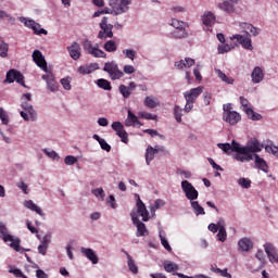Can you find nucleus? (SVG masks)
I'll return each mask as SVG.
<instances>
[{
  "label": "nucleus",
  "instance_id": "nucleus-58",
  "mask_svg": "<svg viewBox=\"0 0 278 278\" xmlns=\"http://www.w3.org/2000/svg\"><path fill=\"white\" fill-rule=\"evenodd\" d=\"M123 73H125V75H134L136 67H134V65H124Z\"/></svg>",
  "mask_w": 278,
  "mask_h": 278
},
{
  "label": "nucleus",
  "instance_id": "nucleus-46",
  "mask_svg": "<svg viewBox=\"0 0 278 278\" xmlns=\"http://www.w3.org/2000/svg\"><path fill=\"white\" fill-rule=\"evenodd\" d=\"M217 77H219L222 81H225V84H233V78L226 76V74L223 73L220 70L217 71Z\"/></svg>",
  "mask_w": 278,
  "mask_h": 278
},
{
  "label": "nucleus",
  "instance_id": "nucleus-33",
  "mask_svg": "<svg viewBox=\"0 0 278 278\" xmlns=\"http://www.w3.org/2000/svg\"><path fill=\"white\" fill-rule=\"evenodd\" d=\"M236 144H240L236 141H232V144L230 143H218L217 147L218 149H222V151H224V153H229V151H233L236 153Z\"/></svg>",
  "mask_w": 278,
  "mask_h": 278
},
{
  "label": "nucleus",
  "instance_id": "nucleus-59",
  "mask_svg": "<svg viewBox=\"0 0 278 278\" xmlns=\"http://www.w3.org/2000/svg\"><path fill=\"white\" fill-rule=\"evenodd\" d=\"M0 18H9V22L12 23V25H14V23L16 22V18L5 13V11H1V10H0Z\"/></svg>",
  "mask_w": 278,
  "mask_h": 278
},
{
  "label": "nucleus",
  "instance_id": "nucleus-16",
  "mask_svg": "<svg viewBox=\"0 0 278 278\" xmlns=\"http://www.w3.org/2000/svg\"><path fill=\"white\" fill-rule=\"evenodd\" d=\"M265 253L271 264H278V253L277 248L273 243L264 244Z\"/></svg>",
  "mask_w": 278,
  "mask_h": 278
},
{
  "label": "nucleus",
  "instance_id": "nucleus-19",
  "mask_svg": "<svg viewBox=\"0 0 278 278\" xmlns=\"http://www.w3.org/2000/svg\"><path fill=\"white\" fill-rule=\"evenodd\" d=\"M33 60L35 64L39 66V68L45 71V73L49 71V68L47 67V60H45V56L42 55V52H40V50H35L33 52Z\"/></svg>",
  "mask_w": 278,
  "mask_h": 278
},
{
  "label": "nucleus",
  "instance_id": "nucleus-20",
  "mask_svg": "<svg viewBox=\"0 0 278 278\" xmlns=\"http://www.w3.org/2000/svg\"><path fill=\"white\" fill-rule=\"evenodd\" d=\"M67 51L72 60H79L81 58V46L74 41L70 47H67Z\"/></svg>",
  "mask_w": 278,
  "mask_h": 278
},
{
  "label": "nucleus",
  "instance_id": "nucleus-18",
  "mask_svg": "<svg viewBox=\"0 0 278 278\" xmlns=\"http://www.w3.org/2000/svg\"><path fill=\"white\" fill-rule=\"evenodd\" d=\"M223 119L225 121V123H229V125H238V123L242 121V116L240 115V113L231 111L224 113Z\"/></svg>",
  "mask_w": 278,
  "mask_h": 278
},
{
  "label": "nucleus",
  "instance_id": "nucleus-57",
  "mask_svg": "<svg viewBox=\"0 0 278 278\" xmlns=\"http://www.w3.org/2000/svg\"><path fill=\"white\" fill-rule=\"evenodd\" d=\"M218 53H229V51H231V49H233V47L225 43V45H220L218 46Z\"/></svg>",
  "mask_w": 278,
  "mask_h": 278
},
{
  "label": "nucleus",
  "instance_id": "nucleus-5",
  "mask_svg": "<svg viewBox=\"0 0 278 278\" xmlns=\"http://www.w3.org/2000/svg\"><path fill=\"white\" fill-rule=\"evenodd\" d=\"M100 31L98 34V38L100 40H106V38H114V25L108 23V16H104L100 22Z\"/></svg>",
  "mask_w": 278,
  "mask_h": 278
},
{
  "label": "nucleus",
  "instance_id": "nucleus-13",
  "mask_svg": "<svg viewBox=\"0 0 278 278\" xmlns=\"http://www.w3.org/2000/svg\"><path fill=\"white\" fill-rule=\"evenodd\" d=\"M22 108L24 111H22L20 114L24 121H36V111L31 104L28 102H23Z\"/></svg>",
  "mask_w": 278,
  "mask_h": 278
},
{
  "label": "nucleus",
  "instance_id": "nucleus-47",
  "mask_svg": "<svg viewBox=\"0 0 278 278\" xmlns=\"http://www.w3.org/2000/svg\"><path fill=\"white\" fill-rule=\"evenodd\" d=\"M160 240H161L162 247H164V249L168 251V253H173V248H170V244L168 243V240H166V237L160 233Z\"/></svg>",
  "mask_w": 278,
  "mask_h": 278
},
{
  "label": "nucleus",
  "instance_id": "nucleus-48",
  "mask_svg": "<svg viewBox=\"0 0 278 278\" xmlns=\"http://www.w3.org/2000/svg\"><path fill=\"white\" fill-rule=\"evenodd\" d=\"M182 112L184 110L179 108V105L174 106V115H175L176 123H181Z\"/></svg>",
  "mask_w": 278,
  "mask_h": 278
},
{
  "label": "nucleus",
  "instance_id": "nucleus-62",
  "mask_svg": "<svg viewBox=\"0 0 278 278\" xmlns=\"http://www.w3.org/2000/svg\"><path fill=\"white\" fill-rule=\"evenodd\" d=\"M111 127H112V129H113L114 131H116V134H117V131H121V130L125 129V127L123 126V124H122L121 122H114V123L111 125Z\"/></svg>",
  "mask_w": 278,
  "mask_h": 278
},
{
  "label": "nucleus",
  "instance_id": "nucleus-21",
  "mask_svg": "<svg viewBox=\"0 0 278 278\" xmlns=\"http://www.w3.org/2000/svg\"><path fill=\"white\" fill-rule=\"evenodd\" d=\"M80 253L91 262V264H99V256L94 253V250L90 248H81Z\"/></svg>",
  "mask_w": 278,
  "mask_h": 278
},
{
  "label": "nucleus",
  "instance_id": "nucleus-45",
  "mask_svg": "<svg viewBox=\"0 0 278 278\" xmlns=\"http://www.w3.org/2000/svg\"><path fill=\"white\" fill-rule=\"evenodd\" d=\"M217 240H219V242H225V240H227V230L225 229V226H219Z\"/></svg>",
  "mask_w": 278,
  "mask_h": 278
},
{
  "label": "nucleus",
  "instance_id": "nucleus-50",
  "mask_svg": "<svg viewBox=\"0 0 278 278\" xmlns=\"http://www.w3.org/2000/svg\"><path fill=\"white\" fill-rule=\"evenodd\" d=\"M118 138H121L122 142H124L125 144H127V142H129V138L127 135V131L125 130V128H122V130H118L117 132Z\"/></svg>",
  "mask_w": 278,
  "mask_h": 278
},
{
  "label": "nucleus",
  "instance_id": "nucleus-2",
  "mask_svg": "<svg viewBox=\"0 0 278 278\" xmlns=\"http://www.w3.org/2000/svg\"><path fill=\"white\" fill-rule=\"evenodd\" d=\"M132 0H109V5L113 10V14L118 16L129 12V5Z\"/></svg>",
  "mask_w": 278,
  "mask_h": 278
},
{
  "label": "nucleus",
  "instance_id": "nucleus-64",
  "mask_svg": "<svg viewBox=\"0 0 278 278\" xmlns=\"http://www.w3.org/2000/svg\"><path fill=\"white\" fill-rule=\"evenodd\" d=\"M10 273L20 278H27V276H25L21 269H13L10 270Z\"/></svg>",
  "mask_w": 278,
  "mask_h": 278
},
{
  "label": "nucleus",
  "instance_id": "nucleus-8",
  "mask_svg": "<svg viewBox=\"0 0 278 278\" xmlns=\"http://www.w3.org/2000/svg\"><path fill=\"white\" fill-rule=\"evenodd\" d=\"M130 217L132 220V224L137 227V237L140 238L142 236H149V230L147 229V225L144 223L140 222V218H138V214L136 211H131Z\"/></svg>",
  "mask_w": 278,
  "mask_h": 278
},
{
  "label": "nucleus",
  "instance_id": "nucleus-60",
  "mask_svg": "<svg viewBox=\"0 0 278 278\" xmlns=\"http://www.w3.org/2000/svg\"><path fill=\"white\" fill-rule=\"evenodd\" d=\"M100 147L103 151H106V153H110L112 151V147L109 144L108 141H105V139L100 141Z\"/></svg>",
  "mask_w": 278,
  "mask_h": 278
},
{
  "label": "nucleus",
  "instance_id": "nucleus-55",
  "mask_svg": "<svg viewBox=\"0 0 278 278\" xmlns=\"http://www.w3.org/2000/svg\"><path fill=\"white\" fill-rule=\"evenodd\" d=\"M235 157L237 162H251V160H253V159H249V156H247L241 152H237Z\"/></svg>",
  "mask_w": 278,
  "mask_h": 278
},
{
  "label": "nucleus",
  "instance_id": "nucleus-12",
  "mask_svg": "<svg viewBox=\"0 0 278 278\" xmlns=\"http://www.w3.org/2000/svg\"><path fill=\"white\" fill-rule=\"evenodd\" d=\"M240 103L242 108H245V114L251 121H262V115L260 113H255L253 109L249 108V100L244 97H240Z\"/></svg>",
  "mask_w": 278,
  "mask_h": 278
},
{
  "label": "nucleus",
  "instance_id": "nucleus-34",
  "mask_svg": "<svg viewBox=\"0 0 278 278\" xmlns=\"http://www.w3.org/2000/svg\"><path fill=\"white\" fill-rule=\"evenodd\" d=\"M211 271L215 275H220V277L231 278V274L227 271V268L220 269L216 265H211Z\"/></svg>",
  "mask_w": 278,
  "mask_h": 278
},
{
  "label": "nucleus",
  "instance_id": "nucleus-29",
  "mask_svg": "<svg viewBox=\"0 0 278 278\" xmlns=\"http://www.w3.org/2000/svg\"><path fill=\"white\" fill-rule=\"evenodd\" d=\"M254 162L256 168H260V170H263V173H268V164L264 159L260 157L257 154H254Z\"/></svg>",
  "mask_w": 278,
  "mask_h": 278
},
{
  "label": "nucleus",
  "instance_id": "nucleus-51",
  "mask_svg": "<svg viewBox=\"0 0 278 278\" xmlns=\"http://www.w3.org/2000/svg\"><path fill=\"white\" fill-rule=\"evenodd\" d=\"M123 53H124L125 58H127L128 60H131V62H134V60H136V51L135 50L125 49V50H123Z\"/></svg>",
  "mask_w": 278,
  "mask_h": 278
},
{
  "label": "nucleus",
  "instance_id": "nucleus-41",
  "mask_svg": "<svg viewBox=\"0 0 278 278\" xmlns=\"http://www.w3.org/2000/svg\"><path fill=\"white\" fill-rule=\"evenodd\" d=\"M116 49H117V46H116V41L114 40H109L104 43V51H108V53H114Z\"/></svg>",
  "mask_w": 278,
  "mask_h": 278
},
{
  "label": "nucleus",
  "instance_id": "nucleus-37",
  "mask_svg": "<svg viewBox=\"0 0 278 278\" xmlns=\"http://www.w3.org/2000/svg\"><path fill=\"white\" fill-rule=\"evenodd\" d=\"M0 238H2L4 242L12 240V235L8 233V228L3 224H0Z\"/></svg>",
  "mask_w": 278,
  "mask_h": 278
},
{
  "label": "nucleus",
  "instance_id": "nucleus-10",
  "mask_svg": "<svg viewBox=\"0 0 278 278\" xmlns=\"http://www.w3.org/2000/svg\"><path fill=\"white\" fill-rule=\"evenodd\" d=\"M7 81L9 84H14V81H16V84H20L21 86H23V88H25V76H23V74L17 71V70H10L7 73Z\"/></svg>",
  "mask_w": 278,
  "mask_h": 278
},
{
  "label": "nucleus",
  "instance_id": "nucleus-1",
  "mask_svg": "<svg viewBox=\"0 0 278 278\" xmlns=\"http://www.w3.org/2000/svg\"><path fill=\"white\" fill-rule=\"evenodd\" d=\"M235 151L236 153H242L243 155H247L248 159H253L255 157V154L253 153H260V151H262V144H260L257 139H253L248 143L247 147L235 144Z\"/></svg>",
  "mask_w": 278,
  "mask_h": 278
},
{
  "label": "nucleus",
  "instance_id": "nucleus-4",
  "mask_svg": "<svg viewBox=\"0 0 278 278\" xmlns=\"http://www.w3.org/2000/svg\"><path fill=\"white\" fill-rule=\"evenodd\" d=\"M103 71L109 74V77L116 81V79H122V77H125V73L118 68V64L114 62H109L104 64Z\"/></svg>",
  "mask_w": 278,
  "mask_h": 278
},
{
  "label": "nucleus",
  "instance_id": "nucleus-40",
  "mask_svg": "<svg viewBox=\"0 0 278 278\" xmlns=\"http://www.w3.org/2000/svg\"><path fill=\"white\" fill-rule=\"evenodd\" d=\"M127 260L129 270L134 273V275H138V265H136V262L134 261L131 255L127 254Z\"/></svg>",
  "mask_w": 278,
  "mask_h": 278
},
{
  "label": "nucleus",
  "instance_id": "nucleus-43",
  "mask_svg": "<svg viewBox=\"0 0 278 278\" xmlns=\"http://www.w3.org/2000/svg\"><path fill=\"white\" fill-rule=\"evenodd\" d=\"M144 106L149 108L150 110H153L154 108H157V102H155L153 97H146Z\"/></svg>",
  "mask_w": 278,
  "mask_h": 278
},
{
  "label": "nucleus",
  "instance_id": "nucleus-32",
  "mask_svg": "<svg viewBox=\"0 0 278 278\" xmlns=\"http://www.w3.org/2000/svg\"><path fill=\"white\" fill-rule=\"evenodd\" d=\"M164 266V270L166 273H177V270H179V265H177L176 263H173L170 261H165L163 263Z\"/></svg>",
  "mask_w": 278,
  "mask_h": 278
},
{
  "label": "nucleus",
  "instance_id": "nucleus-54",
  "mask_svg": "<svg viewBox=\"0 0 278 278\" xmlns=\"http://www.w3.org/2000/svg\"><path fill=\"white\" fill-rule=\"evenodd\" d=\"M0 121H2V125H8V123H10L8 113L3 110V108H0Z\"/></svg>",
  "mask_w": 278,
  "mask_h": 278
},
{
  "label": "nucleus",
  "instance_id": "nucleus-56",
  "mask_svg": "<svg viewBox=\"0 0 278 278\" xmlns=\"http://www.w3.org/2000/svg\"><path fill=\"white\" fill-rule=\"evenodd\" d=\"M61 86H63L64 90H71V77H65L61 79Z\"/></svg>",
  "mask_w": 278,
  "mask_h": 278
},
{
  "label": "nucleus",
  "instance_id": "nucleus-25",
  "mask_svg": "<svg viewBox=\"0 0 278 278\" xmlns=\"http://www.w3.org/2000/svg\"><path fill=\"white\" fill-rule=\"evenodd\" d=\"M252 81L253 84H261V81H264V71H262V67L256 66L254 67L252 74Z\"/></svg>",
  "mask_w": 278,
  "mask_h": 278
},
{
  "label": "nucleus",
  "instance_id": "nucleus-23",
  "mask_svg": "<svg viewBox=\"0 0 278 278\" xmlns=\"http://www.w3.org/2000/svg\"><path fill=\"white\" fill-rule=\"evenodd\" d=\"M239 251H244L249 253V251L253 250V240L251 238H242L238 242Z\"/></svg>",
  "mask_w": 278,
  "mask_h": 278
},
{
  "label": "nucleus",
  "instance_id": "nucleus-3",
  "mask_svg": "<svg viewBox=\"0 0 278 278\" xmlns=\"http://www.w3.org/2000/svg\"><path fill=\"white\" fill-rule=\"evenodd\" d=\"M83 49L86 53L89 55H92V58H106L108 54L103 52V50L99 49V43L92 45V41L90 39H85L83 42Z\"/></svg>",
  "mask_w": 278,
  "mask_h": 278
},
{
  "label": "nucleus",
  "instance_id": "nucleus-39",
  "mask_svg": "<svg viewBox=\"0 0 278 278\" xmlns=\"http://www.w3.org/2000/svg\"><path fill=\"white\" fill-rule=\"evenodd\" d=\"M10 46L0 37V58H8Z\"/></svg>",
  "mask_w": 278,
  "mask_h": 278
},
{
  "label": "nucleus",
  "instance_id": "nucleus-44",
  "mask_svg": "<svg viewBox=\"0 0 278 278\" xmlns=\"http://www.w3.org/2000/svg\"><path fill=\"white\" fill-rule=\"evenodd\" d=\"M118 90L124 99L131 97V91L125 85H119Z\"/></svg>",
  "mask_w": 278,
  "mask_h": 278
},
{
  "label": "nucleus",
  "instance_id": "nucleus-15",
  "mask_svg": "<svg viewBox=\"0 0 278 278\" xmlns=\"http://www.w3.org/2000/svg\"><path fill=\"white\" fill-rule=\"evenodd\" d=\"M136 197H137L136 214H139V216L142 217L143 223H147L149 220V211L147 210V205H144V202H142L139 194H136Z\"/></svg>",
  "mask_w": 278,
  "mask_h": 278
},
{
  "label": "nucleus",
  "instance_id": "nucleus-61",
  "mask_svg": "<svg viewBox=\"0 0 278 278\" xmlns=\"http://www.w3.org/2000/svg\"><path fill=\"white\" fill-rule=\"evenodd\" d=\"M77 162V157L73 156V155H67L64 160V163L67 166H73V164H75Z\"/></svg>",
  "mask_w": 278,
  "mask_h": 278
},
{
  "label": "nucleus",
  "instance_id": "nucleus-27",
  "mask_svg": "<svg viewBox=\"0 0 278 278\" xmlns=\"http://www.w3.org/2000/svg\"><path fill=\"white\" fill-rule=\"evenodd\" d=\"M175 66L178 71H182V68H190V66H194V59L186 58L185 60H180L175 62Z\"/></svg>",
  "mask_w": 278,
  "mask_h": 278
},
{
  "label": "nucleus",
  "instance_id": "nucleus-52",
  "mask_svg": "<svg viewBox=\"0 0 278 278\" xmlns=\"http://www.w3.org/2000/svg\"><path fill=\"white\" fill-rule=\"evenodd\" d=\"M139 116L140 118H144L146 121H157V115H153L147 112L139 113Z\"/></svg>",
  "mask_w": 278,
  "mask_h": 278
},
{
  "label": "nucleus",
  "instance_id": "nucleus-17",
  "mask_svg": "<svg viewBox=\"0 0 278 278\" xmlns=\"http://www.w3.org/2000/svg\"><path fill=\"white\" fill-rule=\"evenodd\" d=\"M203 92V87H197L192 88L189 91H186L184 93V97L186 101H189L190 103H197V99H199V96Z\"/></svg>",
  "mask_w": 278,
  "mask_h": 278
},
{
  "label": "nucleus",
  "instance_id": "nucleus-28",
  "mask_svg": "<svg viewBox=\"0 0 278 278\" xmlns=\"http://www.w3.org/2000/svg\"><path fill=\"white\" fill-rule=\"evenodd\" d=\"M202 22H203V25H205L206 27H212V25H214V23H216V15H214V13L207 11L203 14Z\"/></svg>",
  "mask_w": 278,
  "mask_h": 278
},
{
  "label": "nucleus",
  "instance_id": "nucleus-42",
  "mask_svg": "<svg viewBox=\"0 0 278 278\" xmlns=\"http://www.w3.org/2000/svg\"><path fill=\"white\" fill-rule=\"evenodd\" d=\"M8 242H11V249H14V251H16L17 253L21 252V239H14V237L12 236V240H9Z\"/></svg>",
  "mask_w": 278,
  "mask_h": 278
},
{
  "label": "nucleus",
  "instance_id": "nucleus-14",
  "mask_svg": "<svg viewBox=\"0 0 278 278\" xmlns=\"http://www.w3.org/2000/svg\"><path fill=\"white\" fill-rule=\"evenodd\" d=\"M41 79L46 81L48 90H50L51 92H58L60 84L55 81V75H53V73L42 75Z\"/></svg>",
  "mask_w": 278,
  "mask_h": 278
},
{
  "label": "nucleus",
  "instance_id": "nucleus-22",
  "mask_svg": "<svg viewBox=\"0 0 278 278\" xmlns=\"http://www.w3.org/2000/svg\"><path fill=\"white\" fill-rule=\"evenodd\" d=\"M160 151H164V147L156 146L155 148L149 146L146 153V162L149 166L151 162H153V157H155L156 153H160Z\"/></svg>",
  "mask_w": 278,
  "mask_h": 278
},
{
  "label": "nucleus",
  "instance_id": "nucleus-35",
  "mask_svg": "<svg viewBox=\"0 0 278 278\" xmlns=\"http://www.w3.org/2000/svg\"><path fill=\"white\" fill-rule=\"evenodd\" d=\"M96 84L98 88H101L102 90H112V84L105 78L98 79Z\"/></svg>",
  "mask_w": 278,
  "mask_h": 278
},
{
  "label": "nucleus",
  "instance_id": "nucleus-11",
  "mask_svg": "<svg viewBox=\"0 0 278 278\" xmlns=\"http://www.w3.org/2000/svg\"><path fill=\"white\" fill-rule=\"evenodd\" d=\"M230 40H237L238 45H241L243 49H247V51H253L251 35H232Z\"/></svg>",
  "mask_w": 278,
  "mask_h": 278
},
{
  "label": "nucleus",
  "instance_id": "nucleus-9",
  "mask_svg": "<svg viewBox=\"0 0 278 278\" xmlns=\"http://www.w3.org/2000/svg\"><path fill=\"white\" fill-rule=\"evenodd\" d=\"M21 23H24L25 27H28V29H33L34 34L37 36H40L43 34V36H47L48 31L45 28H40V24L36 23L34 20H27L26 17H20Z\"/></svg>",
  "mask_w": 278,
  "mask_h": 278
},
{
  "label": "nucleus",
  "instance_id": "nucleus-31",
  "mask_svg": "<svg viewBox=\"0 0 278 278\" xmlns=\"http://www.w3.org/2000/svg\"><path fill=\"white\" fill-rule=\"evenodd\" d=\"M25 207L28 210H31V212H36V214H39V216H45V213H42V208H40L34 201L28 200L25 202Z\"/></svg>",
  "mask_w": 278,
  "mask_h": 278
},
{
  "label": "nucleus",
  "instance_id": "nucleus-7",
  "mask_svg": "<svg viewBox=\"0 0 278 278\" xmlns=\"http://www.w3.org/2000/svg\"><path fill=\"white\" fill-rule=\"evenodd\" d=\"M181 189L189 201H197V199H199V191H197V189L194 188V186H192V184H190V181L182 180Z\"/></svg>",
  "mask_w": 278,
  "mask_h": 278
},
{
  "label": "nucleus",
  "instance_id": "nucleus-26",
  "mask_svg": "<svg viewBox=\"0 0 278 278\" xmlns=\"http://www.w3.org/2000/svg\"><path fill=\"white\" fill-rule=\"evenodd\" d=\"M126 127H134V125H139V127H142V123L138 121V116L131 112V110H128V117L125 123Z\"/></svg>",
  "mask_w": 278,
  "mask_h": 278
},
{
  "label": "nucleus",
  "instance_id": "nucleus-30",
  "mask_svg": "<svg viewBox=\"0 0 278 278\" xmlns=\"http://www.w3.org/2000/svg\"><path fill=\"white\" fill-rule=\"evenodd\" d=\"M219 10H223L224 12H227V14H231L236 12V8L233 7V3L229 1H224L223 3L218 4Z\"/></svg>",
  "mask_w": 278,
  "mask_h": 278
},
{
  "label": "nucleus",
  "instance_id": "nucleus-38",
  "mask_svg": "<svg viewBox=\"0 0 278 278\" xmlns=\"http://www.w3.org/2000/svg\"><path fill=\"white\" fill-rule=\"evenodd\" d=\"M96 70L94 65H81L78 67V73L80 75H90Z\"/></svg>",
  "mask_w": 278,
  "mask_h": 278
},
{
  "label": "nucleus",
  "instance_id": "nucleus-36",
  "mask_svg": "<svg viewBox=\"0 0 278 278\" xmlns=\"http://www.w3.org/2000/svg\"><path fill=\"white\" fill-rule=\"evenodd\" d=\"M191 207H192L194 214H197V216L205 215V210L203 208V206H201V204H199L198 201H192L191 202Z\"/></svg>",
  "mask_w": 278,
  "mask_h": 278
},
{
  "label": "nucleus",
  "instance_id": "nucleus-24",
  "mask_svg": "<svg viewBox=\"0 0 278 278\" xmlns=\"http://www.w3.org/2000/svg\"><path fill=\"white\" fill-rule=\"evenodd\" d=\"M239 27L241 29H243V31L245 34H249V31H250V34H252V36H254V37L255 36H260V28L253 26V24H249L247 22H242V23L239 24Z\"/></svg>",
  "mask_w": 278,
  "mask_h": 278
},
{
  "label": "nucleus",
  "instance_id": "nucleus-63",
  "mask_svg": "<svg viewBox=\"0 0 278 278\" xmlns=\"http://www.w3.org/2000/svg\"><path fill=\"white\" fill-rule=\"evenodd\" d=\"M92 194H94V197H101V199H103L105 197V191H103L102 188H98L92 190Z\"/></svg>",
  "mask_w": 278,
  "mask_h": 278
},
{
  "label": "nucleus",
  "instance_id": "nucleus-53",
  "mask_svg": "<svg viewBox=\"0 0 278 278\" xmlns=\"http://www.w3.org/2000/svg\"><path fill=\"white\" fill-rule=\"evenodd\" d=\"M239 186L244 189L251 188V179L249 178H239L238 180Z\"/></svg>",
  "mask_w": 278,
  "mask_h": 278
},
{
  "label": "nucleus",
  "instance_id": "nucleus-6",
  "mask_svg": "<svg viewBox=\"0 0 278 278\" xmlns=\"http://www.w3.org/2000/svg\"><path fill=\"white\" fill-rule=\"evenodd\" d=\"M170 25L175 28V30L173 31L174 38H188V33L186 31V22L179 21L177 18H172Z\"/></svg>",
  "mask_w": 278,
  "mask_h": 278
},
{
  "label": "nucleus",
  "instance_id": "nucleus-49",
  "mask_svg": "<svg viewBox=\"0 0 278 278\" xmlns=\"http://www.w3.org/2000/svg\"><path fill=\"white\" fill-rule=\"evenodd\" d=\"M166 205V202L162 199H157L154 202V205L150 206L151 212H155V210H160V207H164Z\"/></svg>",
  "mask_w": 278,
  "mask_h": 278
}]
</instances>
